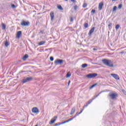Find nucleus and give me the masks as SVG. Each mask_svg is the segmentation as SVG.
I'll return each mask as SVG.
<instances>
[{"label":"nucleus","instance_id":"obj_22","mask_svg":"<svg viewBox=\"0 0 126 126\" xmlns=\"http://www.w3.org/2000/svg\"><path fill=\"white\" fill-rule=\"evenodd\" d=\"M2 30H5L6 28V26H5V25L4 24H2Z\"/></svg>","mask_w":126,"mask_h":126},{"label":"nucleus","instance_id":"obj_23","mask_svg":"<svg viewBox=\"0 0 126 126\" xmlns=\"http://www.w3.org/2000/svg\"><path fill=\"white\" fill-rule=\"evenodd\" d=\"M70 76H71V74H70V72H68L66 75V77H70Z\"/></svg>","mask_w":126,"mask_h":126},{"label":"nucleus","instance_id":"obj_4","mask_svg":"<svg viewBox=\"0 0 126 126\" xmlns=\"http://www.w3.org/2000/svg\"><path fill=\"white\" fill-rule=\"evenodd\" d=\"M108 95L112 100H114V99H116L118 97V94L117 93H111Z\"/></svg>","mask_w":126,"mask_h":126},{"label":"nucleus","instance_id":"obj_15","mask_svg":"<svg viewBox=\"0 0 126 126\" xmlns=\"http://www.w3.org/2000/svg\"><path fill=\"white\" fill-rule=\"evenodd\" d=\"M29 57V56H28V55L26 54L22 58V60H23V61H26V60H27V59H28Z\"/></svg>","mask_w":126,"mask_h":126},{"label":"nucleus","instance_id":"obj_41","mask_svg":"<svg viewBox=\"0 0 126 126\" xmlns=\"http://www.w3.org/2000/svg\"><path fill=\"white\" fill-rule=\"evenodd\" d=\"M70 83V81H68V85H69V84Z\"/></svg>","mask_w":126,"mask_h":126},{"label":"nucleus","instance_id":"obj_17","mask_svg":"<svg viewBox=\"0 0 126 126\" xmlns=\"http://www.w3.org/2000/svg\"><path fill=\"white\" fill-rule=\"evenodd\" d=\"M75 112V107H73L71 109V113H70V115H73V114H74V113Z\"/></svg>","mask_w":126,"mask_h":126},{"label":"nucleus","instance_id":"obj_19","mask_svg":"<svg viewBox=\"0 0 126 126\" xmlns=\"http://www.w3.org/2000/svg\"><path fill=\"white\" fill-rule=\"evenodd\" d=\"M57 8L60 10H63V7H62V5H58Z\"/></svg>","mask_w":126,"mask_h":126},{"label":"nucleus","instance_id":"obj_45","mask_svg":"<svg viewBox=\"0 0 126 126\" xmlns=\"http://www.w3.org/2000/svg\"><path fill=\"white\" fill-rule=\"evenodd\" d=\"M65 0V1H67L68 0Z\"/></svg>","mask_w":126,"mask_h":126},{"label":"nucleus","instance_id":"obj_1","mask_svg":"<svg viewBox=\"0 0 126 126\" xmlns=\"http://www.w3.org/2000/svg\"><path fill=\"white\" fill-rule=\"evenodd\" d=\"M102 62L104 65L108 66V67H114V64H113V61L108 59H102Z\"/></svg>","mask_w":126,"mask_h":126},{"label":"nucleus","instance_id":"obj_20","mask_svg":"<svg viewBox=\"0 0 126 126\" xmlns=\"http://www.w3.org/2000/svg\"><path fill=\"white\" fill-rule=\"evenodd\" d=\"M46 43V41H41L38 43L39 46H41V45H44Z\"/></svg>","mask_w":126,"mask_h":126},{"label":"nucleus","instance_id":"obj_28","mask_svg":"<svg viewBox=\"0 0 126 126\" xmlns=\"http://www.w3.org/2000/svg\"><path fill=\"white\" fill-rule=\"evenodd\" d=\"M120 25H116V27H115V29L116 30H118V29H119V28H120Z\"/></svg>","mask_w":126,"mask_h":126},{"label":"nucleus","instance_id":"obj_14","mask_svg":"<svg viewBox=\"0 0 126 126\" xmlns=\"http://www.w3.org/2000/svg\"><path fill=\"white\" fill-rule=\"evenodd\" d=\"M50 17H51V21H53L54 20V18L55 17V15L54 14V12H51Z\"/></svg>","mask_w":126,"mask_h":126},{"label":"nucleus","instance_id":"obj_39","mask_svg":"<svg viewBox=\"0 0 126 126\" xmlns=\"http://www.w3.org/2000/svg\"><path fill=\"white\" fill-rule=\"evenodd\" d=\"M40 33H41V34H44V31H41L40 32Z\"/></svg>","mask_w":126,"mask_h":126},{"label":"nucleus","instance_id":"obj_10","mask_svg":"<svg viewBox=\"0 0 126 126\" xmlns=\"http://www.w3.org/2000/svg\"><path fill=\"white\" fill-rule=\"evenodd\" d=\"M101 93H102V92H100L97 95L94 96V98H93L91 100L89 101L87 104H88V105H89V104H91L92 101H93V100H94V99H96V98H97V97H98V96H99V95H100Z\"/></svg>","mask_w":126,"mask_h":126},{"label":"nucleus","instance_id":"obj_30","mask_svg":"<svg viewBox=\"0 0 126 126\" xmlns=\"http://www.w3.org/2000/svg\"><path fill=\"white\" fill-rule=\"evenodd\" d=\"M85 28H87L88 27V23H86L84 24Z\"/></svg>","mask_w":126,"mask_h":126},{"label":"nucleus","instance_id":"obj_11","mask_svg":"<svg viewBox=\"0 0 126 126\" xmlns=\"http://www.w3.org/2000/svg\"><path fill=\"white\" fill-rule=\"evenodd\" d=\"M95 30V27L92 28L90 30L88 33L89 36H91L92 35V33L94 32V31Z\"/></svg>","mask_w":126,"mask_h":126},{"label":"nucleus","instance_id":"obj_21","mask_svg":"<svg viewBox=\"0 0 126 126\" xmlns=\"http://www.w3.org/2000/svg\"><path fill=\"white\" fill-rule=\"evenodd\" d=\"M87 66H88V64L87 63H84L82 65V68H85V67H87Z\"/></svg>","mask_w":126,"mask_h":126},{"label":"nucleus","instance_id":"obj_25","mask_svg":"<svg viewBox=\"0 0 126 126\" xmlns=\"http://www.w3.org/2000/svg\"><path fill=\"white\" fill-rule=\"evenodd\" d=\"M117 6H114L113 8L112 11H113V12L116 11V10H117Z\"/></svg>","mask_w":126,"mask_h":126},{"label":"nucleus","instance_id":"obj_5","mask_svg":"<svg viewBox=\"0 0 126 126\" xmlns=\"http://www.w3.org/2000/svg\"><path fill=\"white\" fill-rule=\"evenodd\" d=\"M22 26H29L30 25V23L29 22L23 21L21 23Z\"/></svg>","mask_w":126,"mask_h":126},{"label":"nucleus","instance_id":"obj_9","mask_svg":"<svg viewBox=\"0 0 126 126\" xmlns=\"http://www.w3.org/2000/svg\"><path fill=\"white\" fill-rule=\"evenodd\" d=\"M111 76H113V77H114V78L116 79V80H120V77L117 74H111Z\"/></svg>","mask_w":126,"mask_h":126},{"label":"nucleus","instance_id":"obj_40","mask_svg":"<svg viewBox=\"0 0 126 126\" xmlns=\"http://www.w3.org/2000/svg\"><path fill=\"white\" fill-rule=\"evenodd\" d=\"M120 54H121V55H123V54H125V52L124 51H122L120 53Z\"/></svg>","mask_w":126,"mask_h":126},{"label":"nucleus","instance_id":"obj_33","mask_svg":"<svg viewBox=\"0 0 126 126\" xmlns=\"http://www.w3.org/2000/svg\"><path fill=\"white\" fill-rule=\"evenodd\" d=\"M74 10H76L77 9V5H75L74 6Z\"/></svg>","mask_w":126,"mask_h":126},{"label":"nucleus","instance_id":"obj_26","mask_svg":"<svg viewBox=\"0 0 126 126\" xmlns=\"http://www.w3.org/2000/svg\"><path fill=\"white\" fill-rule=\"evenodd\" d=\"M96 85H97V84H94V85H93L92 86H91L90 87V89H92V88H93L94 87H95V86H96Z\"/></svg>","mask_w":126,"mask_h":126},{"label":"nucleus","instance_id":"obj_42","mask_svg":"<svg viewBox=\"0 0 126 126\" xmlns=\"http://www.w3.org/2000/svg\"><path fill=\"white\" fill-rule=\"evenodd\" d=\"M20 62H21V60H19V61H18V63H20Z\"/></svg>","mask_w":126,"mask_h":126},{"label":"nucleus","instance_id":"obj_37","mask_svg":"<svg viewBox=\"0 0 126 126\" xmlns=\"http://www.w3.org/2000/svg\"><path fill=\"white\" fill-rule=\"evenodd\" d=\"M108 27H109V28H110V27H112V23H109L108 24Z\"/></svg>","mask_w":126,"mask_h":126},{"label":"nucleus","instance_id":"obj_27","mask_svg":"<svg viewBox=\"0 0 126 126\" xmlns=\"http://www.w3.org/2000/svg\"><path fill=\"white\" fill-rule=\"evenodd\" d=\"M87 7V4L86 3H84L83 4V7H84V8H85V7Z\"/></svg>","mask_w":126,"mask_h":126},{"label":"nucleus","instance_id":"obj_46","mask_svg":"<svg viewBox=\"0 0 126 126\" xmlns=\"http://www.w3.org/2000/svg\"><path fill=\"white\" fill-rule=\"evenodd\" d=\"M125 94H126V93H124Z\"/></svg>","mask_w":126,"mask_h":126},{"label":"nucleus","instance_id":"obj_7","mask_svg":"<svg viewBox=\"0 0 126 126\" xmlns=\"http://www.w3.org/2000/svg\"><path fill=\"white\" fill-rule=\"evenodd\" d=\"M62 63H63V60L57 59L56 61H55L54 63L55 64H62Z\"/></svg>","mask_w":126,"mask_h":126},{"label":"nucleus","instance_id":"obj_12","mask_svg":"<svg viewBox=\"0 0 126 126\" xmlns=\"http://www.w3.org/2000/svg\"><path fill=\"white\" fill-rule=\"evenodd\" d=\"M21 35H22V32L21 31H18L17 32L16 37L18 38V39H19L21 36Z\"/></svg>","mask_w":126,"mask_h":126},{"label":"nucleus","instance_id":"obj_36","mask_svg":"<svg viewBox=\"0 0 126 126\" xmlns=\"http://www.w3.org/2000/svg\"><path fill=\"white\" fill-rule=\"evenodd\" d=\"M95 9H93L91 11L92 13H95Z\"/></svg>","mask_w":126,"mask_h":126},{"label":"nucleus","instance_id":"obj_3","mask_svg":"<svg viewBox=\"0 0 126 126\" xmlns=\"http://www.w3.org/2000/svg\"><path fill=\"white\" fill-rule=\"evenodd\" d=\"M32 80H33V78L32 77L25 78L22 81V83H26V82H30V81H32Z\"/></svg>","mask_w":126,"mask_h":126},{"label":"nucleus","instance_id":"obj_13","mask_svg":"<svg viewBox=\"0 0 126 126\" xmlns=\"http://www.w3.org/2000/svg\"><path fill=\"white\" fill-rule=\"evenodd\" d=\"M103 5H104V3H103V2L99 3L98 5L99 10H102V8H103Z\"/></svg>","mask_w":126,"mask_h":126},{"label":"nucleus","instance_id":"obj_29","mask_svg":"<svg viewBox=\"0 0 126 126\" xmlns=\"http://www.w3.org/2000/svg\"><path fill=\"white\" fill-rule=\"evenodd\" d=\"M122 7H123V4H120L118 5V8H119V9H121L122 8Z\"/></svg>","mask_w":126,"mask_h":126},{"label":"nucleus","instance_id":"obj_32","mask_svg":"<svg viewBox=\"0 0 126 126\" xmlns=\"http://www.w3.org/2000/svg\"><path fill=\"white\" fill-rule=\"evenodd\" d=\"M50 60L51 62H53L54 61V57H50Z\"/></svg>","mask_w":126,"mask_h":126},{"label":"nucleus","instance_id":"obj_8","mask_svg":"<svg viewBox=\"0 0 126 126\" xmlns=\"http://www.w3.org/2000/svg\"><path fill=\"white\" fill-rule=\"evenodd\" d=\"M57 119H58L57 116L54 117L53 119H51V120L50 121L49 125H53V124H54L56 122V121H57Z\"/></svg>","mask_w":126,"mask_h":126},{"label":"nucleus","instance_id":"obj_24","mask_svg":"<svg viewBox=\"0 0 126 126\" xmlns=\"http://www.w3.org/2000/svg\"><path fill=\"white\" fill-rule=\"evenodd\" d=\"M9 44H8V41H7V40H6L5 42V47H8V45Z\"/></svg>","mask_w":126,"mask_h":126},{"label":"nucleus","instance_id":"obj_31","mask_svg":"<svg viewBox=\"0 0 126 126\" xmlns=\"http://www.w3.org/2000/svg\"><path fill=\"white\" fill-rule=\"evenodd\" d=\"M11 5L12 8H15L16 7V6L14 4H12Z\"/></svg>","mask_w":126,"mask_h":126},{"label":"nucleus","instance_id":"obj_34","mask_svg":"<svg viewBox=\"0 0 126 126\" xmlns=\"http://www.w3.org/2000/svg\"><path fill=\"white\" fill-rule=\"evenodd\" d=\"M70 21L71 22H72V21H73V18L72 17H70Z\"/></svg>","mask_w":126,"mask_h":126},{"label":"nucleus","instance_id":"obj_43","mask_svg":"<svg viewBox=\"0 0 126 126\" xmlns=\"http://www.w3.org/2000/svg\"><path fill=\"white\" fill-rule=\"evenodd\" d=\"M93 50H94V51H96V49H95V48H94Z\"/></svg>","mask_w":126,"mask_h":126},{"label":"nucleus","instance_id":"obj_35","mask_svg":"<svg viewBox=\"0 0 126 126\" xmlns=\"http://www.w3.org/2000/svg\"><path fill=\"white\" fill-rule=\"evenodd\" d=\"M72 2H73V3H75L76 2V0H70Z\"/></svg>","mask_w":126,"mask_h":126},{"label":"nucleus","instance_id":"obj_16","mask_svg":"<svg viewBox=\"0 0 126 126\" xmlns=\"http://www.w3.org/2000/svg\"><path fill=\"white\" fill-rule=\"evenodd\" d=\"M84 110V108H83V109H82V110L80 111V113H78V112H77V113L75 114V115L74 116V118H76V117H77V116H79V115H80V114H81V113H82V112H83V110Z\"/></svg>","mask_w":126,"mask_h":126},{"label":"nucleus","instance_id":"obj_6","mask_svg":"<svg viewBox=\"0 0 126 126\" xmlns=\"http://www.w3.org/2000/svg\"><path fill=\"white\" fill-rule=\"evenodd\" d=\"M32 111L33 114H38L39 113V109L37 107H33L32 108Z\"/></svg>","mask_w":126,"mask_h":126},{"label":"nucleus","instance_id":"obj_38","mask_svg":"<svg viewBox=\"0 0 126 126\" xmlns=\"http://www.w3.org/2000/svg\"><path fill=\"white\" fill-rule=\"evenodd\" d=\"M88 105H89V104H88V103H87L86 105H84V108H86V107H88Z\"/></svg>","mask_w":126,"mask_h":126},{"label":"nucleus","instance_id":"obj_44","mask_svg":"<svg viewBox=\"0 0 126 126\" xmlns=\"http://www.w3.org/2000/svg\"><path fill=\"white\" fill-rule=\"evenodd\" d=\"M35 126H38V125H36Z\"/></svg>","mask_w":126,"mask_h":126},{"label":"nucleus","instance_id":"obj_2","mask_svg":"<svg viewBox=\"0 0 126 126\" xmlns=\"http://www.w3.org/2000/svg\"><path fill=\"white\" fill-rule=\"evenodd\" d=\"M98 74L97 73H90L87 75H86V78H94V77H96Z\"/></svg>","mask_w":126,"mask_h":126},{"label":"nucleus","instance_id":"obj_18","mask_svg":"<svg viewBox=\"0 0 126 126\" xmlns=\"http://www.w3.org/2000/svg\"><path fill=\"white\" fill-rule=\"evenodd\" d=\"M73 119H75L74 117L72 118L69 119V120H68L67 121L63 122V123H64V124H66V123H68V122H70V121H72V120H73Z\"/></svg>","mask_w":126,"mask_h":126}]
</instances>
